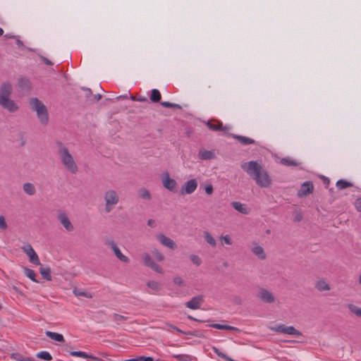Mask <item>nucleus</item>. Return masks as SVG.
<instances>
[{
	"mask_svg": "<svg viewBox=\"0 0 361 361\" xmlns=\"http://www.w3.org/2000/svg\"><path fill=\"white\" fill-rule=\"evenodd\" d=\"M242 169L245 171L261 188L270 186L271 179L262 165L255 161L245 162L241 164Z\"/></svg>",
	"mask_w": 361,
	"mask_h": 361,
	"instance_id": "obj_1",
	"label": "nucleus"
},
{
	"mask_svg": "<svg viewBox=\"0 0 361 361\" xmlns=\"http://www.w3.org/2000/svg\"><path fill=\"white\" fill-rule=\"evenodd\" d=\"M57 147V155L63 167L72 174L77 173L78 166L69 149L62 142H58Z\"/></svg>",
	"mask_w": 361,
	"mask_h": 361,
	"instance_id": "obj_2",
	"label": "nucleus"
},
{
	"mask_svg": "<svg viewBox=\"0 0 361 361\" xmlns=\"http://www.w3.org/2000/svg\"><path fill=\"white\" fill-rule=\"evenodd\" d=\"M13 85L11 82H4L0 85V106L10 113H14L19 109L18 104L11 99Z\"/></svg>",
	"mask_w": 361,
	"mask_h": 361,
	"instance_id": "obj_3",
	"label": "nucleus"
},
{
	"mask_svg": "<svg viewBox=\"0 0 361 361\" xmlns=\"http://www.w3.org/2000/svg\"><path fill=\"white\" fill-rule=\"evenodd\" d=\"M29 104L33 111L37 114V118L43 125H47L49 121V115L45 105L37 98H31Z\"/></svg>",
	"mask_w": 361,
	"mask_h": 361,
	"instance_id": "obj_4",
	"label": "nucleus"
},
{
	"mask_svg": "<svg viewBox=\"0 0 361 361\" xmlns=\"http://www.w3.org/2000/svg\"><path fill=\"white\" fill-rule=\"evenodd\" d=\"M104 207L105 213H110L118 204L120 197L117 191L109 189L104 192Z\"/></svg>",
	"mask_w": 361,
	"mask_h": 361,
	"instance_id": "obj_5",
	"label": "nucleus"
},
{
	"mask_svg": "<svg viewBox=\"0 0 361 361\" xmlns=\"http://www.w3.org/2000/svg\"><path fill=\"white\" fill-rule=\"evenodd\" d=\"M270 329L276 333H281L288 335H294L297 336H302L300 331L297 330L293 326H286L285 324H279L276 326L270 327Z\"/></svg>",
	"mask_w": 361,
	"mask_h": 361,
	"instance_id": "obj_6",
	"label": "nucleus"
},
{
	"mask_svg": "<svg viewBox=\"0 0 361 361\" xmlns=\"http://www.w3.org/2000/svg\"><path fill=\"white\" fill-rule=\"evenodd\" d=\"M161 182L163 186L168 190L176 192L177 191L178 183L176 180L171 178L168 172H165L162 174Z\"/></svg>",
	"mask_w": 361,
	"mask_h": 361,
	"instance_id": "obj_7",
	"label": "nucleus"
},
{
	"mask_svg": "<svg viewBox=\"0 0 361 361\" xmlns=\"http://www.w3.org/2000/svg\"><path fill=\"white\" fill-rule=\"evenodd\" d=\"M57 220L67 232H72L74 231V226L65 212L61 211L58 213Z\"/></svg>",
	"mask_w": 361,
	"mask_h": 361,
	"instance_id": "obj_8",
	"label": "nucleus"
},
{
	"mask_svg": "<svg viewBox=\"0 0 361 361\" xmlns=\"http://www.w3.org/2000/svg\"><path fill=\"white\" fill-rule=\"evenodd\" d=\"M106 244L111 249L116 257L123 262H129V258L124 255L113 240H107Z\"/></svg>",
	"mask_w": 361,
	"mask_h": 361,
	"instance_id": "obj_9",
	"label": "nucleus"
},
{
	"mask_svg": "<svg viewBox=\"0 0 361 361\" xmlns=\"http://www.w3.org/2000/svg\"><path fill=\"white\" fill-rule=\"evenodd\" d=\"M23 252L28 256L30 262L34 264L40 265L39 257L32 248V247L27 244L22 247Z\"/></svg>",
	"mask_w": 361,
	"mask_h": 361,
	"instance_id": "obj_10",
	"label": "nucleus"
},
{
	"mask_svg": "<svg viewBox=\"0 0 361 361\" xmlns=\"http://www.w3.org/2000/svg\"><path fill=\"white\" fill-rule=\"evenodd\" d=\"M204 302L203 295H197L185 303V306L191 310L200 309Z\"/></svg>",
	"mask_w": 361,
	"mask_h": 361,
	"instance_id": "obj_11",
	"label": "nucleus"
},
{
	"mask_svg": "<svg viewBox=\"0 0 361 361\" xmlns=\"http://www.w3.org/2000/svg\"><path fill=\"white\" fill-rule=\"evenodd\" d=\"M252 253L260 260H264L267 257L266 252L262 246L257 243H252L251 247Z\"/></svg>",
	"mask_w": 361,
	"mask_h": 361,
	"instance_id": "obj_12",
	"label": "nucleus"
},
{
	"mask_svg": "<svg viewBox=\"0 0 361 361\" xmlns=\"http://www.w3.org/2000/svg\"><path fill=\"white\" fill-rule=\"evenodd\" d=\"M258 297L262 302L266 303H271L275 300L273 293L265 288H261L259 290Z\"/></svg>",
	"mask_w": 361,
	"mask_h": 361,
	"instance_id": "obj_13",
	"label": "nucleus"
},
{
	"mask_svg": "<svg viewBox=\"0 0 361 361\" xmlns=\"http://www.w3.org/2000/svg\"><path fill=\"white\" fill-rule=\"evenodd\" d=\"M197 188V181L195 179H190L186 181L182 187V192L190 195L193 193Z\"/></svg>",
	"mask_w": 361,
	"mask_h": 361,
	"instance_id": "obj_14",
	"label": "nucleus"
},
{
	"mask_svg": "<svg viewBox=\"0 0 361 361\" xmlns=\"http://www.w3.org/2000/svg\"><path fill=\"white\" fill-rule=\"evenodd\" d=\"M207 126L209 128V129L214 130V131H228L231 128L229 126H224L222 123L219 121H208L207 123Z\"/></svg>",
	"mask_w": 361,
	"mask_h": 361,
	"instance_id": "obj_15",
	"label": "nucleus"
},
{
	"mask_svg": "<svg viewBox=\"0 0 361 361\" xmlns=\"http://www.w3.org/2000/svg\"><path fill=\"white\" fill-rule=\"evenodd\" d=\"M157 240L160 242V243L171 250H174L176 247V243L174 241L170 238L166 236L163 233H159L157 235Z\"/></svg>",
	"mask_w": 361,
	"mask_h": 361,
	"instance_id": "obj_16",
	"label": "nucleus"
},
{
	"mask_svg": "<svg viewBox=\"0 0 361 361\" xmlns=\"http://www.w3.org/2000/svg\"><path fill=\"white\" fill-rule=\"evenodd\" d=\"M314 187L313 184L310 181L305 182L302 184L300 189L299 190L298 192V195L299 197H305L307 196L308 194L312 193L313 191Z\"/></svg>",
	"mask_w": 361,
	"mask_h": 361,
	"instance_id": "obj_17",
	"label": "nucleus"
},
{
	"mask_svg": "<svg viewBox=\"0 0 361 361\" xmlns=\"http://www.w3.org/2000/svg\"><path fill=\"white\" fill-rule=\"evenodd\" d=\"M216 157L215 150H207L205 149H200L198 158L202 160L214 159Z\"/></svg>",
	"mask_w": 361,
	"mask_h": 361,
	"instance_id": "obj_18",
	"label": "nucleus"
},
{
	"mask_svg": "<svg viewBox=\"0 0 361 361\" xmlns=\"http://www.w3.org/2000/svg\"><path fill=\"white\" fill-rule=\"evenodd\" d=\"M231 206L243 214H248L250 212V209L246 204L240 202H233Z\"/></svg>",
	"mask_w": 361,
	"mask_h": 361,
	"instance_id": "obj_19",
	"label": "nucleus"
},
{
	"mask_svg": "<svg viewBox=\"0 0 361 361\" xmlns=\"http://www.w3.org/2000/svg\"><path fill=\"white\" fill-rule=\"evenodd\" d=\"M147 286L151 290V291H148L150 294H155L162 289L161 283L156 281H149L147 283Z\"/></svg>",
	"mask_w": 361,
	"mask_h": 361,
	"instance_id": "obj_20",
	"label": "nucleus"
},
{
	"mask_svg": "<svg viewBox=\"0 0 361 361\" xmlns=\"http://www.w3.org/2000/svg\"><path fill=\"white\" fill-rule=\"evenodd\" d=\"M315 288L320 291H329L331 290V287L327 281L324 279H320L317 280L314 285Z\"/></svg>",
	"mask_w": 361,
	"mask_h": 361,
	"instance_id": "obj_21",
	"label": "nucleus"
},
{
	"mask_svg": "<svg viewBox=\"0 0 361 361\" xmlns=\"http://www.w3.org/2000/svg\"><path fill=\"white\" fill-rule=\"evenodd\" d=\"M230 136L237 140L243 145H248L255 143V141L253 139L248 137L238 135L235 134H231Z\"/></svg>",
	"mask_w": 361,
	"mask_h": 361,
	"instance_id": "obj_22",
	"label": "nucleus"
},
{
	"mask_svg": "<svg viewBox=\"0 0 361 361\" xmlns=\"http://www.w3.org/2000/svg\"><path fill=\"white\" fill-rule=\"evenodd\" d=\"M70 354L72 355V356H75V357H83V358H85V359H90L92 360H94V361H102L101 359L95 357V356H93L92 355H89L85 352H82V351H71L70 353Z\"/></svg>",
	"mask_w": 361,
	"mask_h": 361,
	"instance_id": "obj_23",
	"label": "nucleus"
},
{
	"mask_svg": "<svg viewBox=\"0 0 361 361\" xmlns=\"http://www.w3.org/2000/svg\"><path fill=\"white\" fill-rule=\"evenodd\" d=\"M203 237L207 243L209 244L210 246H212V247H215L216 246V241L215 238L209 231H204Z\"/></svg>",
	"mask_w": 361,
	"mask_h": 361,
	"instance_id": "obj_24",
	"label": "nucleus"
},
{
	"mask_svg": "<svg viewBox=\"0 0 361 361\" xmlns=\"http://www.w3.org/2000/svg\"><path fill=\"white\" fill-rule=\"evenodd\" d=\"M45 334L47 336H48L49 338H51L54 341H59V342H64L65 341L63 335L61 334L47 331L45 332Z\"/></svg>",
	"mask_w": 361,
	"mask_h": 361,
	"instance_id": "obj_25",
	"label": "nucleus"
},
{
	"mask_svg": "<svg viewBox=\"0 0 361 361\" xmlns=\"http://www.w3.org/2000/svg\"><path fill=\"white\" fill-rule=\"evenodd\" d=\"M18 84L20 88L24 90L30 89V82L27 78H20L18 79Z\"/></svg>",
	"mask_w": 361,
	"mask_h": 361,
	"instance_id": "obj_26",
	"label": "nucleus"
},
{
	"mask_svg": "<svg viewBox=\"0 0 361 361\" xmlns=\"http://www.w3.org/2000/svg\"><path fill=\"white\" fill-rule=\"evenodd\" d=\"M23 191L29 195H33L36 192V189L35 185L32 183H25L23 185Z\"/></svg>",
	"mask_w": 361,
	"mask_h": 361,
	"instance_id": "obj_27",
	"label": "nucleus"
},
{
	"mask_svg": "<svg viewBox=\"0 0 361 361\" xmlns=\"http://www.w3.org/2000/svg\"><path fill=\"white\" fill-rule=\"evenodd\" d=\"M39 272L42 275V276L47 281H51V269L49 267H44L41 266L39 269Z\"/></svg>",
	"mask_w": 361,
	"mask_h": 361,
	"instance_id": "obj_28",
	"label": "nucleus"
},
{
	"mask_svg": "<svg viewBox=\"0 0 361 361\" xmlns=\"http://www.w3.org/2000/svg\"><path fill=\"white\" fill-rule=\"evenodd\" d=\"M138 195L142 200H150L152 199L151 193L146 188H140L138 190Z\"/></svg>",
	"mask_w": 361,
	"mask_h": 361,
	"instance_id": "obj_29",
	"label": "nucleus"
},
{
	"mask_svg": "<svg viewBox=\"0 0 361 361\" xmlns=\"http://www.w3.org/2000/svg\"><path fill=\"white\" fill-rule=\"evenodd\" d=\"M211 327L220 329V330H231V331H238L239 329L236 327L228 326V325H223L219 324H212L210 325Z\"/></svg>",
	"mask_w": 361,
	"mask_h": 361,
	"instance_id": "obj_30",
	"label": "nucleus"
},
{
	"mask_svg": "<svg viewBox=\"0 0 361 361\" xmlns=\"http://www.w3.org/2000/svg\"><path fill=\"white\" fill-rule=\"evenodd\" d=\"M73 293L75 296H78V297L82 296V297H85L87 298H92V293L87 292L85 290H80V289L74 288L73 290Z\"/></svg>",
	"mask_w": 361,
	"mask_h": 361,
	"instance_id": "obj_31",
	"label": "nucleus"
},
{
	"mask_svg": "<svg viewBox=\"0 0 361 361\" xmlns=\"http://www.w3.org/2000/svg\"><path fill=\"white\" fill-rule=\"evenodd\" d=\"M161 99L160 92L157 89H153L150 95V100L152 102H159Z\"/></svg>",
	"mask_w": 361,
	"mask_h": 361,
	"instance_id": "obj_32",
	"label": "nucleus"
},
{
	"mask_svg": "<svg viewBox=\"0 0 361 361\" xmlns=\"http://www.w3.org/2000/svg\"><path fill=\"white\" fill-rule=\"evenodd\" d=\"M353 186V184L347 180H339L336 182V187L339 190H343L345 188H347L348 187Z\"/></svg>",
	"mask_w": 361,
	"mask_h": 361,
	"instance_id": "obj_33",
	"label": "nucleus"
},
{
	"mask_svg": "<svg viewBox=\"0 0 361 361\" xmlns=\"http://www.w3.org/2000/svg\"><path fill=\"white\" fill-rule=\"evenodd\" d=\"M219 240L221 241L222 245H231L233 244L232 238H231V235H220Z\"/></svg>",
	"mask_w": 361,
	"mask_h": 361,
	"instance_id": "obj_34",
	"label": "nucleus"
},
{
	"mask_svg": "<svg viewBox=\"0 0 361 361\" xmlns=\"http://www.w3.org/2000/svg\"><path fill=\"white\" fill-rule=\"evenodd\" d=\"M37 357L47 360L50 361L52 360V357L51 354L47 351H40L37 354Z\"/></svg>",
	"mask_w": 361,
	"mask_h": 361,
	"instance_id": "obj_35",
	"label": "nucleus"
},
{
	"mask_svg": "<svg viewBox=\"0 0 361 361\" xmlns=\"http://www.w3.org/2000/svg\"><path fill=\"white\" fill-rule=\"evenodd\" d=\"M173 357L178 361H192V356L185 354H176L173 355Z\"/></svg>",
	"mask_w": 361,
	"mask_h": 361,
	"instance_id": "obj_36",
	"label": "nucleus"
},
{
	"mask_svg": "<svg viewBox=\"0 0 361 361\" xmlns=\"http://www.w3.org/2000/svg\"><path fill=\"white\" fill-rule=\"evenodd\" d=\"M11 357L16 361H35L32 358L28 357H24L19 353L12 354Z\"/></svg>",
	"mask_w": 361,
	"mask_h": 361,
	"instance_id": "obj_37",
	"label": "nucleus"
},
{
	"mask_svg": "<svg viewBox=\"0 0 361 361\" xmlns=\"http://www.w3.org/2000/svg\"><path fill=\"white\" fill-rule=\"evenodd\" d=\"M348 310L353 314H355L356 316L361 317V308L353 305L349 304L348 305Z\"/></svg>",
	"mask_w": 361,
	"mask_h": 361,
	"instance_id": "obj_38",
	"label": "nucleus"
},
{
	"mask_svg": "<svg viewBox=\"0 0 361 361\" xmlns=\"http://www.w3.org/2000/svg\"><path fill=\"white\" fill-rule=\"evenodd\" d=\"M281 163L285 166H295L298 165V163L296 161L291 159L290 158L281 159Z\"/></svg>",
	"mask_w": 361,
	"mask_h": 361,
	"instance_id": "obj_39",
	"label": "nucleus"
},
{
	"mask_svg": "<svg viewBox=\"0 0 361 361\" xmlns=\"http://www.w3.org/2000/svg\"><path fill=\"white\" fill-rule=\"evenodd\" d=\"M189 257L192 264L197 267L200 266L202 263V259L197 255H190Z\"/></svg>",
	"mask_w": 361,
	"mask_h": 361,
	"instance_id": "obj_40",
	"label": "nucleus"
},
{
	"mask_svg": "<svg viewBox=\"0 0 361 361\" xmlns=\"http://www.w3.org/2000/svg\"><path fill=\"white\" fill-rule=\"evenodd\" d=\"M142 259H143L144 264L148 267H149L151 266V264L154 262V261L151 258L150 255L147 252H145L142 255Z\"/></svg>",
	"mask_w": 361,
	"mask_h": 361,
	"instance_id": "obj_41",
	"label": "nucleus"
},
{
	"mask_svg": "<svg viewBox=\"0 0 361 361\" xmlns=\"http://www.w3.org/2000/svg\"><path fill=\"white\" fill-rule=\"evenodd\" d=\"M24 272L25 276L28 277L30 279H31L32 281L38 282L35 279L36 274L33 270L25 268Z\"/></svg>",
	"mask_w": 361,
	"mask_h": 361,
	"instance_id": "obj_42",
	"label": "nucleus"
},
{
	"mask_svg": "<svg viewBox=\"0 0 361 361\" xmlns=\"http://www.w3.org/2000/svg\"><path fill=\"white\" fill-rule=\"evenodd\" d=\"M153 256L154 258L159 262H163L164 260V255L159 251L157 249H154L152 251Z\"/></svg>",
	"mask_w": 361,
	"mask_h": 361,
	"instance_id": "obj_43",
	"label": "nucleus"
},
{
	"mask_svg": "<svg viewBox=\"0 0 361 361\" xmlns=\"http://www.w3.org/2000/svg\"><path fill=\"white\" fill-rule=\"evenodd\" d=\"M213 350L218 356L225 359L226 360L233 361L231 358L228 357L226 354L221 352L217 348L214 347Z\"/></svg>",
	"mask_w": 361,
	"mask_h": 361,
	"instance_id": "obj_44",
	"label": "nucleus"
},
{
	"mask_svg": "<svg viewBox=\"0 0 361 361\" xmlns=\"http://www.w3.org/2000/svg\"><path fill=\"white\" fill-rule=\"evenodd\" d=\"M112 319L114 322H123L128 319V317H124L123 315L118 314H113L111 315Z\"/></svg>",
	"mask_w": 361,
	"mask_h": 361,
	"instance_id": "obj_45",
	"label": "nucleus"
},
{
	"mask_svg": "<svg viewBox=\"0 0 361 361\" xmlns=\"http://www.w3.org/2000/svg\"><path fill=\"white\" fill-rule=\"evenodd\" d=\"M161 105L164 107L166 108H176V109H180V106L176 104L171 103L169 102H161Z\"/></svg>",
	"mask_w": 361,
	"mask_h": 361,
	"instance_id": "obj_46",
	"label": "nucleus"
},
{
	"mask_svg": "<svg viewBox=\"0 0 361 361\" xmlns=\"http://www.w3.org/2000/svg\"><path fill=\"white\" fill-rule=\"evenodd\" d=\"M149 268H151L153 271H154L157 273H159V274L164 273L163 269L159 264L155 263L154 262L151 264Z\"/></svg>",
	"mask_w": 361,
	"mask_h": 361,
	"instance_id": "obj_47",
	"label": "nucleus"
},
{
	"mask_svg": "<svg viewBox=\"0 0 361 361\" xmlns=\"http://www.w3.org/2000/svg\"><path fill=\"white\" fill-rule=\"evenodd\" d=\"M173 283L178 286H183L184 285V281L180 276H176L173 279Z\"/></svg>",
	"mask_w": 361,
	"mask_h": 361,
	"instance_id": "obj_48",
	"label": "nucleus"
},
{
	"mask_svg": "<svg viewBox=\"0 0 361 361\" xmlns=\"http://www.w3.org/2000/svg\"><path fill=\"white\" fill-rule=\"evenodd\" d=\"M8 228L7 224L6 222L5 217L4 216H0V228L3 231L6 230Z\"/></svg>",
	"mask_w": 361,
	"mask_h": 361,
	"instance_id": "obj_49",
	"label": "nucleus"
},
{
	"mask_svg": "<svg viewBox=\"0 0 361 361\" xmlns=\"http://www.w3.org/2000/svg\"><path fill=\"white\" fill-rule=\"evenodd\" d=\"M204 190L208 195H211L214 192L213 185L211 183L206 185L204 187Z\"/></svg>",
	"mask_w": 361,
	"mask_h": 361,
	"instance_id": "obj_50",
	"label": "nucleus"
},
{
	"mask_svg": "<svg viewBox=\"0 0 361 361\" xmlns=\"http://www.w3.org/2000/svg\"><path fill=\"white\" fill-rule=\"evenodd\" d=\"M354 206L357 212H361V197L355 200Z\"/></svg>",
	"mask_w": 361,
	"mask_h": 361,
	"instance_id": "obj_51",
	"label": "nucleus"
},
{
	"mask_svg": "<svg viewBox=\"0 0 361 361\" xmlns=\"http://www.w3.org/2000/svg\"><path fill=\"white\" fill-rule=\"evenodd\" d=\"M138 361H154L152 357L137 356Z\"/></svg>",
	"mask_w": 361,
	"mask_h": 361,
	"instance_id": "obj_52",
	"label": "nucleus"
},
{
	"mask_svg": "<svg viewBox=\"0 0 361 361\" xmlns=\"http://www.w3.org/2000/svg\"><path fill=\"white\" fill-rule=\"evenodd\" d=\"M302 219V216L301 214H297L294 218L295 221H300Z\"/></svg>",
	"mask_w": 361,
	"mask_h": 361,
	"instance_id": "obj_53",
	"label": "nucleus"
},
{
	"mask_svg": "<svg viewBox=\"0 0 361 361\" xmlns=\"http://www.w3.org/2000/svg\"><path fill=\"white\" fill-rule=\"evenodd\" d=\"M42 59L48 66H51L53 64L50 60H49L48 59H47L45 57H42Z\"/></svg>",
	"mask_w": 361,
	"mask_h": 361,
	"instance_id": "obj_54",
	"label": "nucleus"
},
{
	"mask_svg": "<svg viewBox=\"0 0 361 361\" xmlns=\"http://www.w3.org/2000/svg\"><path fill=\"white\" fill-rule=\"evenodd\" d=\"M137 101L144 102H147V99L145 97L140 96L137 97Z\"/></svg>",
	"mask_w": 361,
	"mask_h": 361,
	"instance_id": "obj_55",
	"label": "nucleus"
},
{
	"mask_svg": "<svg viewBox=\"0 0 361 361\" xmlns=\"http://www.w3.org/2000/svg\"><path fill=\"white\" fill-rule=\"evenodd\" d=\"M147 225L151 227H154L155 225V221L153 219H149L147 221Z\"/></svg>",
	"mask_w": 361,
	"mask_h": 361,
	"instance_id": "obj_56",
	"label": "nucleus"
},
{
	"mask_svg": "<svg viewBox=\"0 0 361 361\" xmlns=\"http://www.w3.org/2000/svg\"><path fill=\"white\" fill-rule=\"evenodd\" d=\"M93 98L95 101H99L102 98V95L100 94H94Z\"/></svg>",
	"mask_w": 361,
	"mask_h": 361,
	"instance_id": "obj_57",
	"label": "nucleus"
},
{
	"mask_svg": "<svg viewBox=\"0 0 361 361\" xmlns=\"http://www.w3.org/2000/svg\"><path fill=\"white\" fill-rule=\"evenodd\" d=\"M169 326H170L171 329H174V330L177 331L178 332L183 333V331H182L180 329H179L178 327H176V326H173V325H172V324H170V325H169Z\"/></svg>",
	"mask_w": 361,
	"mask_h": 361,
	"instance_id": "obj_58",
	"label": "nucleus"
},
{
	"mask_svg": "<svg viewBox=\"0 0 361 361\" xmlns=\"http://www.w3.org/2000/svg\"><path fill=\"white\" fill-rule=\"evenodd\" d=\"M16 44L17 45L20 47H23V42H21L20 39H17L16 40Z\"/></svg>",
	"mask_w": 361,
	"mask_h": 361,
	"instance_id": "obj_59",
	"label": "nucleus"
},
{
	"mask_svg": "<svg viewBox=\"0 0 361 361\" xmlns=\"http://www.w3.org/2000/svg\"><path fill=\"white\" fill-rule=\"evenodd\" d=\"M127 97H128L127 95H121V96L117 97L116 99L117 100H119L120 99L127 98Z\"/></svg>",
	"mask_w": 361,
	"mask_h": 361,
	"instance_id": "obj_60",
	"label": "nucleus"
},
{
	"mask_svg": "<svg viewBox=\"0 0 361 361\" xmlns=\"http://www.w3.org/2000/svg\"><path fill=\"white\" fill-rule=\"evenodd\" d=\"M124 361H138V358H137V356L135 358H133V359H129V360H126Z\"/></svg>",
	"mask_w": 361,
	"mask_h": 361,
	"instance_id": "obj_61",
	"label": "nucleus"
},
{
	"mask_svg": "<svg viewBox=\"0 0 361 361\" xmlns=\"http://www.w3.org/2000/svg\"><path fill=\"white\" fill-rule=\"evenodd\" d=\"M137 97H136L135 96H131L130 97V99L133 100V101H137Z\"/></svg>",
	"mask_w": 361,
	"mask_h": 361,
	"instance_id": "obj_62",
	"label": "nucleus"
},
{
	"mask_svg": "<svg viewBox=\"0 0 361 361\" xmlns=\"http://www.w3.org/2000/svg\"><path fill=\"white\" fill-rule=\"evenodd\" d=\"M188 319H190V320L198 321L197 319H196L195 318H194V317H192V316H188Z\"/></svg>",
	"mask_w": 361,
	"mask_h": 361,
	"instance_id": "obj_63",
	"label": "nucleus"
},
{
	"mask_svg": "<svg viewBox=\"0 0 361 361\" xmlns=\"http://www.w3.org/2000/svg\"><path fill=\"white\" fill-rule=\"evenodd\" d=\"M4 34V30L1 27H0V36H1Z\"/></svg>",
	"mask_w": 361,
	"mask_h": 361,
	"instance_id": "obj_64",
	"label": "nucleus"
}]
</instances>
